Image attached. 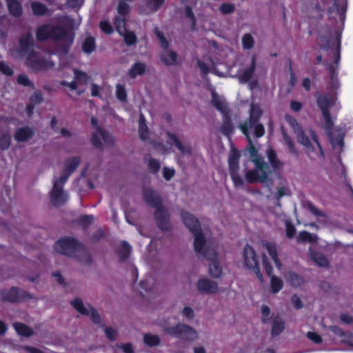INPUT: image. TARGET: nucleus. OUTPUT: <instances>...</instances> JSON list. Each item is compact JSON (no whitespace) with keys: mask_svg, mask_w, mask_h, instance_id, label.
Returning a JSON list of instances; mask_svg holds the SVG:
<instances>
[{"mask_svg":"<svg viewBox=\"0 0 353 353\" xmlns=\"http://www.w3.org/2000/svg\"><path fill=\"white\" fill-rule=\"evenodd\" d=\"M34 40L30 34L23 36L19 40V48L23 52L26 65L36 72L47 71L54 66L52 61L41 59L37 53L32 50Z\"/></svg>","mask_w":353,"mask_h":353,"instance_id":"1","label":"nucleus"},{"mask_svg":"<svg viewBox=\"0 0 353 353\" xmlns=\"http://www.w3.org/2000/svg\"><path fill=\"white\" fill-rule=\"evenodd\" d=\"M200 256L208 261L219 259V242L213 238H206L200 226Z\"/></svg>","mask_w":353,"mask_h":353,"instance_id":"2","label":"nucleus"},{"mask_svg":"<svg viewBox=\"0 0 353 353\" xmlns=\"http://www.w3.org/2000/svg\"><path fill=\"white\" fill-rule=\"evenodd\" d=\"M36 36L37 39L39 41H44L50 37L56 40H61L67 37V33L60 26L43 25L38 28Z\"/></svg>","mask_w":353,"mask_h":353,"instance_id":"3","label":"nucleus"},{"mask_svg":"<svg viewBox=\"0 0 353 353\" xmlns=\"http://www.w3.org/2000/svg\"><path fill=\"white\" fill-rule=\"evenodd\" d=\"M164 332L186 341L194 340L197 336L196 330L183 323H179L175 326L166 327L164 329Z\"/></svg>","mask_w":353,"mask_h":353,"instance_id":"4","label":"nucleus"},{"mask_svg":"<svg viewBox=\"0 0 353 353\" xmlns=\"http://www.w3.org/2000/svg\"><path fill=\"white\" fill-rule=\"evenodd\" d=\"M243 256L245 265L249 270H252L259 280L263 282V275L260 271L259 263L254 248L251 245L247 244L244 247Z\"/></svg>","mask_w":353,"mask_h":353,"instance_id":"5","label":"nucleus"},{"mask_svg":"<svg viewBox=\"0 0 353 353\" xmlns=\"http://www.w3.org/2000/svg\"><path fill=\"white\" fill-rule=\"evenodd\" d=\"M56 252L65 255H72L77 252H82L81 246L74 239L65 238L59 240L54 244Z\"/></svg>","mask_w":353,"mask_h":353,"instance_id":"6","label":"nucleus"},{"mask_svg":"<svg viewBox=\"0 0 353 353\" xmlns=\"http://www.w3.org/2000/svg\"><path fill=\"white\" fill-rule=\"evenodd\" d=\"M156 35L164 48L161 54V59L167 65H176L180 63L177 54L172 50L168 49V42L163 35L159 31H156Z\"/></svg>","mask_w":353,"mask_h":353,"instance_id":"7","label":"nucleus"},{"mask_svg":"<svg viewBox=\"0 0 353 353\" xmlns=\"http://www.w3.org/2000/svg\"><path fill=\"white\" fill-rule=\"evenodd\" d=\"M67 179V176H61L54 182L51 192V201L55 205H61L68 199L67 195L62 191V185Z\"/></svg>","mask_w":353,"mask_h":353,"instance_id":"8","label":"nucleus"},{"mask_svg":"<svg viewBox=\"0 0 353 353\" xmlns=\"http://www.w3.org/2000/svg\"><path fill=\"white\" fill-rule=\"evenodd\" d=\"M262 115V110L259 105H252L250 110V116L248 121H246L240 125V128L244 135H248L249 130L259 123Z\"/></svg>","mask_w":353,"mask_h":353,"instance_id":"9","label":"nucleus"},{"mask_svg":"<svg viewBox=\"0 0 353 353\" xmlns=\"http://www.w3.org/2000/svg\"><path fill=\"white\" fill-rule=\"evenodd\" d=\"M0 295L3 300L10 302L26 301L32 298V295L30 294L15 288H12L8 290H2L0 292Z\"/></svg>","mask_w":353,"mask_h":353,"instance_id":"10","label":"nucleus"},{"mask_svg":"<svg viewBox=\"0 0 353 353\" xmlns=\"http://www.w3.org/2000/svg\"><path fill=\"white\" fill-rule=\"evenodd\" d=\"M92 143L98 148H101L104 145H112L114 143V139L101 128H97V131L92 133Z\"/></svg>","mask_w":353,"mask_h":353,"instance_id":"11","label":"nucleus"},{"mask_svg":"<svg viewBox=\"0 0 353 353\" xmlns=\"http://www.w3.org/2000/svg\"><path fill=\"white\" fill-rule=\"evenodd\" d=\"M181 216L185 225L189 230V231L194 236V245L195 250H197V242L199 240L198 220L195 216H194L192 214L188 212H183Z\"/></svg>","mask_w":353,"mask_h":353,"instance_id":"12","label":"nucleus"},{"mask_svg":"<svg viewBox=\"0 0 353 353\" xmlns=\"http://www.w3.org/2000/svg\"><path fill=\"white\" fill-rule=\"evenodd\" d=\"M211 104L219 111L222 115L228 114L230 112L226 102L215 91L212 92Z\"/></svg>","mask_w":353,"mask_h":353,"instance_id":"13","label":"nucleus"},{"mask_svg":"<svg viewBox=\"0 0 353 353\" xmlns=\"http://www.w3.org/2000/svg\"><path fill=\"white\" fill-rule=\"evenodd\" d=\"M167 137L175 144L182 154H190L192 152V148L189 143L179 139L174 134L170 132L167 133Z\"/></svg>","mask_w":353,"mask_h":353,"instance_id":"14","label":"nucleus"},{"mask_svg":"<svg viewBox=\"0 0 353 353\" xmlns=\"http://www.w3.org/2000/svg\"><path fill=\"white\" fill-rule=\"evenodd\" d=\"M334 97L330 94H323L319 95L316 99L318 107L321 112L330 111V108L333 103Z\"/></svg>","mask_w":353,"mask_h":353,"instance_id":"15","label":"nucleus"},{"mask_svg":"<svg viewBox=\"0 0 353 353\" xmlns=\"http://www.w3.org/2000/svg\"><path fill=\"white\" fill-rule=\"evenodd\" d=\"M336 10L337 14H339V19L343 23L345 22L346 18V10H347V3L346 2H342L341 3L339 1V0H334L333 5L329 8L328 12L330 14L332 13L334 10Z\"/></svg>","mask_w":353,"mask_h":353,"instance_id":"16","label":"nucleus"},{"mask_svg":"<svg viewBox=\"0 0 353 353\" xmlns=\"http://www.w3.org/2000/svg\"><path fill=\"white\" fill-rule=\"evenodd\" d=\"M218 290L216 282L208 279H200V292L214 294Z\"/></svg>","mask_w":353,"mask_h":353,"instance_id":"17","label":"nucleus"},{"mask_svg":"<svg viewBox=\"0 0 353 353\" xmlns=\"http://www.w3.org/2000/svg\"><path fill=\"white\" fill-rule=\"evenodd\" d=\"M256 58L254 56L252 57L250 65L245 69L239 75V81L242 83L248 82L252 77L256 70Z\"/></svg>","mask_w":353,"mask_h":353,"instance_id":"18","label":"nucleus"},{"mask_svg":"<svg viewBox=\"0 0 353 353\" xmlns=\"http://www.w3.org/2000/svg\"><path fill=\"white\" fill-rule=\"evenodd\" d=\"M34 134V130L28 127L21 128L17 130L14 139L17 142H26L30 139Z\"/></svg>","mask_w":353,"mask_h":353,"instance_id":"19","label":"nucleus"},{"mask_svg":"<svg viewBox=\"0 0 353 353\" xmlns=\"http://www.w3.org/2000/svg\"><path fill=\"white\" fill-rule=\"evenodd\" d=\"M327 136L330 138V142L333 147L341 146V148L344 145V133L340 129H336L333 133L331 131L327 132Z\"/></svg>","mask_w":353,"mask_h":353,"instance_id":"20","label":"nucleus"},{"mask_svg":"<svg viewBox=\"0 0 353 353\" xmlns=\"http://www.w3.org/2000/svg\"><path fill=\"white\" fill-rule=\"evenodd\" d=\"M208 262L210 276L214 279L220 278L223 273V268L221 264L220 258Z\"/></svg>","mask_w":353,"mask_h":353,"instance_id":"21","label":"nucleus"},{"mask_svg":"<svg viewBox=\"0 0 353 353\" xmlns=\"http://www.w3.org/2000/svg\"><path fill=\"white\" fill-rule=\"evenodd\" d=\"M234 126L232 123L230 112L228 114L223 115V123L221 126V133L230 138L233 133Z\"/></svg>","mask_w":353,"mask_h":353,"instance_id":"22","label":"nucleus"},{"mask_svg":"<svg viewBox=\"0 0 353 353\" xmlns=\"http://www.w3.org/2000/svg\"><path fill=\"white\" fill-rule=\"evenodd\" d=\"M245 179L249 183H253L258 181L265 182L268 179V174L266 172H263V174L259 175L258 170L254 169L246 172Z\"/></svg>","mask_w":353,"mask_h":353,"instance_id":"23","label":"nucleus"},{"mask_svg":"<svg viewBox=\"0 0 353 353\" xmlns=\"http://www.w3.org/2000/svg\"><path fill=\"white\" fill-rule=\"evenodd\" d=\"M241 154L236 149H233L228 158L229 172L239 170V159Z\"/></svg>","mask_w":353,"mask_h":353,"instance_id":"24","label":"nucleus"},{"mask_svg":"<svg viewBox=\"0 0 353 353\" xmlns=\"http://www.w3.org/2000/svg\"><path fill=\"white\" fill-rule=\"evenodd\" d=\"M265 248L267 250L269 255L274 261L276 266L279 268L281 266V263L278 258V253L276 244L272 242H265L263 244Z\"/></svg>","mask_w":353,"mask_h":353,"instance_id":"25","label":"nucleus"},{"mask_svg":"<svg viewBox=\"0 0 353 353\" xmlns=\"http://www.w3.org/2000/svg\"><path fill=\"white\" fill-rule=\"evenodd\" d=\"M139 135L141 140H148L150 137L149 129L145 123V119L141 114L139 120Z\"/></svg>","mask_w":353,"mask_h":353,"instance_id":"26","label":"nucleus"},{"mask_svg":"<svg viewBox=\"0 0 353 353\" xmlns=\"http://www.w3.org/2000/svg\"><path fill=\"white\" fill-rule=\"evenodd\" d=\"M192 7L187 6L185 7V24L190 30H195L196 26V18L192 13Z\"/></svg>","mask_w":353,"mask_h":353,"instance_id":"27","label":"nucleus"},{"mask_svg":"<svg viewBox=\"0 0 353 353\" xmlns=\"http://www.w3.org/2000/svg\"><path fill=\"white\" fill-rule=\"evenodd\" d=\"M143 196L145 201L152 206H158L160 202L159 196L151 189H146L144 191Z\"/></svg>","mask_w":353,"mask_h":353,"instance_id":"28","label":"nucleus"},{"mask_svg":"<svg viewBox=\"0 0 353 353\" xmlns=\"http://www.w3.org/2000/svg\"><path fill=\"white\" fill-rule=\"evenodd\" d=\"M73 307L81 315L85 316L87 314L90 305L85 304L83 301L79 298H76L71 301Z\"/></svg>","mask_w":353,"mask_h":353,"instance_id":"29","label":"nucleus"},{"mask_svg":"<svg viewBox=\"0 0 353 353\" xmlns=\"http://www.w3.org/2000/svg\"><path fill=\"white\" fill-rule=\"evenodd\" d=\"M146 66L144 63L137 62L134 63L128 72V74L131 78H136L139 75H142L145 73Z\"/></svg>","mask_w":353,"mask_h":353,"instance_id":"30","label":"nucleus"},{"mask_svg":"<svg viewBox=\"0 0 353 353\" xmlns=\"http://www.w3.org/2000/svg\"><path fill=\"white\" fill-rule=\"evenodd\" d=\"M155 218L157 219L158 225L161 229L167 230L168 228L167 215L164 210L158 209L155 212Z\"/></svg>","mask_w":353,"mask_h":353,"instance_id":"31","label":"nucleus"},{"mask_svg":"<svg viewBox=\"0 0 353 353\" xmlns=\"http://www.w3.org/2000/svg\"><path fill=\"white\" fill-rule=\"evenodd\" d=\"M14 327L18 334L26 337H29L33 335V330L25 324L21 323H15Z\"/></svg>","mask_w":353,"mask_h":353,"instance_id":"32","label":"nucleus"},{"mask_svg":"<svg viewBox=\"0 0 353 353\" xmlns=\"http://www.w3.org/2000/svg\"><path fill=\"white\" fill-rule=\"evenodd\" d=\"M341 32L342 30H337L335 32V41L336 43V49L334 52V61L333 63L336 65H339L341 59Z\"/></svg>","mask_w":353,"mask_h":353,"instance_id":"33","label":"nucleus"},{"mask_svg":"<svg viewBox=\"0 0 353 353\" xmlns=\"http://www.w3.org/2000/svg\"><path fill=\"white\" fill-rule=\"evenodd\" d=\"M285 329V322L275 318L272 322L271 334L275 337L280 335Z\"/></svg>","mask_w":353,"mask_h":353,"instance_id":"34","label":"nucleus"},{"mask_svg":"<svg viewBox=\"0 0 353 353\" xmlns=\"http://www.w3.org/2000/svg\"><path fill=\"white\" fill-rule=\"evenodd\" d=\"M297 139L298 141L303 146H305L307 150L311 152L314 151V147L312 145L308 136L305 134L302 129H301L297 134Z\"/></svg>","mask_w":353,"mask_h":353,"instance_id":"35","label":"nucleus"},{"mask_svg":"<svg viewBox=\"0 0 353 353\" xmlns=\"http://www.w3.org/2000/svg\"><path fill=\"white\" fill-rule=\"evenodd\" d=\"M267 155L273 169H279L282 166L283 163L278 159L276 153L273 149H270L267 152Z\"/></svg>","mask_w":353,"mask_h":353,"instance_id":"36","label":"nucleus"},{"mask_svg":"<svg viewBox=\"0 0 353 353\" xmlns=\"http://www.w3.org/2000/svg\"><path fill=\"white\" fill-rule=\"evenodd\" d=\"M143 342L150 347L157 346L161 343V339L158 335L152 334H143Z\"/></svg>","mask_w":353,"mask_h":353,"instance_id":"37","label":"nucleus"},{"mask_svg":"<svg viewBox=\"0 0 353 353\" xmlns=\"http://www.w3.org/2000/svg\"><path fill=\"white\" fill-rule=\"evenodd\" d=\"M7 4L9 12L14 17H19L21 14V6L17 1L12 0L11 1H8Z\"/></svg>","mask_w":353,"mask_h":353,"instance_id":"38","label":"nucleus"},{"mask_svg":"<svg viewBox=\"0 0 353 353\" xmlns=\"http://www.w3.org/2000/svg\"><path fill=\"white\" fill-rule=\"evenodd\" d=\"M271 278L270 280V287L271 290L274 293L279 292L283 286V281L276 276H270Z\"/></svg>","mask_w":353,"mask_h":353,"instance_id":"39","label":"nucleus"},{"mask_svg":"<svg viewBox=\"0 0 353 353\" xmlns=\"http://www.w3.org/2000/svg\"><path fill=\"white\" fill-rule=\"evenodd\" d=\"M322 117L324 120V129L326 132L331 131L334 127V122L332 119L331 114L330 111L323 112Z\"/></svg>","mask_w":353,"mask_h":353,"instance_id":"40","label":"nucleus"},{"mask_svg":"<svg viewBox=\"0 0 353 353\" xmlns=\"http://www.w3.org/2000/svg\"><path fill=\"white\" fill-rule=\"evenodd\" d=\"M11 137L8 132H0V148L6 150L10 147Z\"/></svg>","mask_w":353,"mask_h":353,"instance_id":"41","label":"nucleus"},{"mask_svg":"<svg viewBox=\"0 0 353 353\" xmlns=\"http://www.w3.org/2000/svg\"><path fill=\"white\" fill-rule=\"evenodd\" d=\"M84 52L90 54L95 50L94 39L92 37H88L85 39L82 45Z\"/></svg>","mask_w":353,"mask_h":353,"instance_id":"42","label":"nucleus"},{"mask_svg":"<svg viewBox=\"0 0 353 353\" xmlns=\"http://www.w3.org/2000/svg\"><path fill=\"white\" fill-rule=\"evenodd\" d=\"M74 78L79 83L86 84L89 81V77L85 72L74 69Z\"/></svg>","mask_w":353,"mask_h":353,"instance_id":"43","label":"nucleus"},{"mask_svg":"<svg viewBox=\"0 0 353 353\" xmlns=\"http://www.w3.org/2000/svg\"><path fill=\"white\" fill-rule=\"evenodd\" d=\"M312 258L320 267L324 268L329 265L327 259L322 254L314 253L312 255Z\"/></svg>","mask_w":353,"mask_h":353,"instance_id":"44","label":"nucleus"},{"mask_svg":"<svg viewBox=\"0 0 353 353\" xmlns=\"http://www.w3.org/2000/svg\"><path fill=\"white\" fill-rule=\"evenodd\" d=\"M283 137L289 151L292 154L297 155L298 152L295 148V144L292 138L290 136H288L286 133H284Z\"/></svg>","mask_w":353,"mask_h":353,"instance_id":"45","label":"nucleus"},{"mask_svg":"<svg viewBox=\"0 0 353 353\" xmlns=\"http://www.w3.org/2000/svg\"><path fill=\"white\" fill-rule=\"evenodd\" d=\"M254 44V39L250 34L248 33L243 35L242 45L244 49L250 50L253 48Z\"/></svg>","mask_w":353,"mask_h":353,"instance_id":"46","label":"nucleus"},{"mask_svg":"<svg viewBox=\"0 0 353 353\" xmlns=\"http://www.w3.org/2000/svg\"><path fill=\"white\" fill-rule=\"evenodd\" d=\"M121 35L123 37L125 43L128 46L134 45L137 43V37L133 32L125 30V32Z\"/></svg>","mask_w":353,"mask_h":353,"instance_id":"47","label":"nucleus"},{"mask_svg":"<svg viewBox=\"0 0 353 353\" xmlns=\"http://www.w3.org/2000/svg\"><path fill=\"white\" fill-rule=\"evenodd\" d=\"M230 175L231 177V179L234 183V185L235 187L241 186L243 185V178L239 175V170L236 171H231L229 172Z\"/></svg>","mask_w":353,"mask_h":353,"instance_id":"48","label":"nucleus"},{"mask_svg":"<svg viewBox=\"0 0 353 353\" xmlns=\"http://www.w3.org/2000/svg\"><path fill=\"white\" fill-rule=\"evenodd\" d=\"M297 241L299 242H310L312 243L314 241V238L311 233L307 231L300 232Z\"/></svg>","mask_w":353,"mask_h":353,"instance_id":"49","label":"nucleus"},{"mask_svg":"<svg viewBox=\"0 0 353 353\" xmlns=\"http://www.w3.org/2000/svg\"><path fill=\"white\" fill-rule=\"evenodd\" d=\"M307 209L316 217H324L325 214L323 212L319 210L312 202L307 201L306 203Z\"/></svg>","mask_w":353,"mask_h":353,"instance_id":"50","label":"nucleus"},{"mask_svg":"<svg viewBox=\"0 0 353 353\" xmlns=\"http://www.w3.org/2000/svg\"><path fill=\"white\" fill-rule=\"evenodd\" d=\"M219 10L223 14H229L234 12L235 7L232 3H223L220 6Z\"/></svg>","mask_w":353,"mask_h":353,"instance_id":"51","label":"nucleus"},{"mask_svg":"<svg viewBox=\"0 0 353 353\" xmlns=\"http://www.w3.org/2000/svg\"><path fill=\"white\" fill-rule=\"evenodd\" d=\"M85 316H89L93 323L98 324L101 322V318L97 311L92 307L91 305L89 307L87 314Z\"/></svg>","mask_w":353,"mask_h":353,"instance_id":"52","label":"nucleus"},{"mask_svg":"<svg viewBox=\"0 0 353 353\" xmlns=\"http://www.w3.org/2000/svg\"><path fill=\"white\" fill-rule=\"evenodd\" d=\"M270 309L268 305H263L261 307V322L263 324L269 323L270 321Z\"/></svg>","mask_w":353,"mask_h":353,"instance_id":"53","label":"nucleus"},{"mask_svg":"<svg viewBox=\"0 0 353 353\" xmlns=\"http://www.w3.org/2000/svg\"><path fill=\"white\" fill-rule=\"evenodd\" d=\"M32 9L34 14L37 15L44 14L47 11V9L44 5L37 2L32 3Z\"/></svg>","mask_w":353,"mask_h":353,"instance_id":"54","label":"nucleus"},{"mask_svg":"<svg viewBox=\"0 0 353 353\" xmlns=\"http://www.w3.org/2000/svg\"><path fill=\"white\" fill-rule=\"evenodd\" d=\"M116 95L118 99L121 101H125L127 99V93L125 87L118 84L116 86Z\"/></svg>","mask_w":353,"mask_h":353,"instance_id":"55","label":"nucleus"},{"mask_svg":"<svg viewBox=\"0 0 353 353\" xmlns=\"http://www.w3.org/2000/svg\"><path fill=\"white\" fill-rule=\"evenodd\" d=\"M330 81L328 89L336 94V91L340 88V81L338 76L330 77Z\"/></svg>","mask_w":353,"mask_h":353,"instance_id":"56","label":"nucleus"},{"mask_svg":"<svg viewBox=\"0 0 353 353\" xmlns=\"http://www.w3.org/2000/svg\"><path fill=\"white\" fill-rule=\"evenodd\" d=\"M128 1L129 0H119L117 11L120 15H125L129 12V6L127 3Z\"/></svg>","mask_w":353,"mask_h":353,"instance_id":"57","label":"nucleus"},{"mask_svg":"<svg viewBox=\"0 0 353 353\" xmlns=\"http://www.w3.org/2000/svg\"><path fill=\"white\" fill-rule=\"evenodd\" d=\"M164 0H147V5L150 12L157 11L163 3Z\"/></svg>","mask_w":353,"mask_h":353,"instance_id":"58","label":"nucleus"},{"mask_svg":"<svg viewBox=\"0 0 353 353\" xmlns=\"http://www.w3.org/2000/svg\"><path fill=\"white\" fill-rule=\"evenodd\" d=\"M285 232L286 236L289 239H292L296 234V228L290 221H286L285 222Z\"/></svg>","mask_w":353,"mask_h":353,"instance_id":"59","label":"nucleus"},{"mask_svg":"<svg viewBox=\"0 0 353 353\" xmlns=\"http://www.w3.org/2000/svg\"><path fill=\"white\" fill-rule=\"evenodd\" d=\"M115 26L117 32L120 34H123L125 32V20L121 17H117L115 19Z\"/></svg>","mask_w":353,"mask_h":353,"instance_id":"60","label":"nucleus"},{"mask_svg":"<svg viewBox=\"0 0 353 353\" xmlns=\"http://www.w3.org/2000/svg\"><path fill=\"white\" fill-rule=\"evenodd\" d=\"M306 336L315 344H320L323 341L321 336L315 332H308Z\"/></svg>","mask_w":353,"mask_h":353,"instance_id":"61","label":"nucleus"},{"mask_svg":"<svg viewBox=\"0 0 353 353\" xmlns=\"http://www.w3.org/2000/svg\"><path fill=\"white\" fill-rule=\"evenodd\" d=\"M263 265L265 270V272H266V274H268V276H273V274H272L273 268H272L271 263H270V261H268V259L267 258L265 254L263 255Z\"/></svg>","mask_w":353,"mask_h":353,"instance_id":"62","label":"nucleus"},{"mask_svg":"<svg viewBox=\"0 0 353 353\" xmlns=\"http://www.w3.org/2000/svg\"><path fill=\"white\" fill-rule=\"evenodd\" d=\"M104 331H105L106 337L108 339H110V341H114L117 339L118 332L114 328L111 327H108L105 328Z\"/></svg>","mask_w":353,"mask_h":353,"instance_id":"63","label":"nucleus"},{"mask_svg":"<svg viewBox=\"0 0 353 353\" xmlns=\"http://www.w3.org/2000/svg\"><path fill=\"white\" fill-rule=\"evenodd\" d=\"M130 252H131V247L130 246V245L126 243H123L121 244V249H120L121 257L123 259H125L126 257L128 256Z\"/></svg>","mask_w":353,"mask_h":353,"instance_id":"64","label":"nucleus"}]
</instances>
